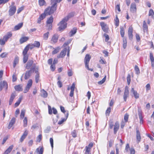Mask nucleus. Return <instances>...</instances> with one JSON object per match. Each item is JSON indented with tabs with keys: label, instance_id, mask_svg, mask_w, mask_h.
<instances>
[{
	"label": "nucleus",
	"instance_id": "nucleus-1",
	"mask_svg": "<svg viewBox=\"0 0 154 154\" xmlns=\"http://www.w3.org/2000/svg\"><path fill=\"white\" fill-rule=\"evenodd\" d=\"M75 15V13L74 12H72L70 13L60 22L58 24V26H59L58 27L59 31H61L62 30L66 28L67 26L66 22L70 18L73 17Z\"/></svg>",
	"mask_w": 154,
	"mask_h": 154
},
{
	"label": "nucleus",
	"instance_id": "nucleus-2",
	"mask_svg": "<svg viewBox=\"0 0 154 154\" xmlns=\"http://www.w3.org/2000/svg\"><path fill=\"white\" fill-rule=\"evenodd\" d=\"M35 68L36 66H35V64H33L30 70L26 72L24 76L25 79L26 80L29 78L31 74L34 72Z\"/></svg>",
	"mask_w": 154,
	"mask_h": 154
},
{
	"label": "nucleus",
	"instance_id": "nucleus-3",
	"mask_svg": "<svg viewBox=\"0 0 154 154\" xmlns=\"http://www.w3.org/2000/svg\"><path fill=\"white\" fill-rule=\"evenodd\" d=\"M51 7L49 6L46 10H56L57 7V3L53 0H51Z\"/></svg>",
	"mask_w": 154,
	"mask_h": 154
},
{
	"label": "nucleus",
	"instance_id": "nucleus-4",
	"mask_svg": "<svg viewBox=\"0 0 154 154\" xmlns=\"http://www.w3.org/2000/svg\"><path fill=\"white\" fill-rule=\"evenodd\" d=\"M32 81L31 79H29L28 82V83L24 91V93H26L29 90L32 85Z\"/></svg>",
	"mask_w": 154,
	"mask_h": 154
},
{
	"label": "nucleus",
	"instance_id": "nucleus-5",
	"mask_svg": "<svg viewBox=\"0 0 154 154\" xmlns=\"http://www.w3.org/2000/svg\"><path fill=\"white\" fill-rule=\"evenodd\" d=\"M100 25L103 31L105 32H107L109 29L108 26L103 22L100 23Z\"/></svg>",
	"mask_w": 154,
	"mask_h": 154
},
{
	"label": "nucleus",
	"instance_id": "nucleus-6",
	"mask_svg": "<svg viewBox=\"0 0 154 154\" xmlns=\"http://www.w3.org/2000/svg\"><path fill=\"white\" fill-rule=\"evenodd\" d=\"M129 94L128 87L126 86L125 88L124 93L123 95V98L125 101H126L127 98L129 96Z\"/></svg>",
	"mask_w": 154,
	"mask_h": 154
},
{
	"label": "nucleus",
	"instance_id": "nucleus-7",
	"mask_svg": "<svg viewBox=\"0 0 154 154\" xmlns=\"http://www.w3.org/2000/svg\"><path fill=\"white\" fill-rule=\"evenodd\" d=\"M3 88H5L6 90L8 88V85L7 82L5 81L1 82H0V91H1Z\"/></svg>",
	"mask_w": 154,
	"mask_h": 154
},
{
	"label": "nucleus",
	"instance_id": "nucleus-8",
	"mask_svg": "<svg viewBox=\"0 0 154 154\" xmlns=\"http://www.w3.org/2000/svg\"><path fill=\"white\" fill-rule=\"evenodd\" d=\"M67 49L66 48H64L60 52L59 54H58L57 57L58 58L63 57L66 55Z\"/></svg>",
	"mask_w": 154,
	"mask_h": 154
},
{
	"label": "nucleus",
	"instance_id": "nucleus-9",
	"mask_svg": "<svg viewBox=\"0 0 154 154\" xmlns=\"http://www.w3.org/2000/svg\"><path fill=\"white\" fill-rule=\"evenodd\" d=\"M58 36L57 34H55L52 37L51 39V43L52 44H55L56 43L58 40Z\"/></svg>",
	"mask_w": 154,
	"mask_h": 154
},
{
	"label": "nucleus",
	"instance_id": "nucleus-10",
	"mask_svg": "<svg viewBox=\"0 0 154 154\" xmlns=\"http://www.w3.org/2000/svg\"><path fill=\"white\" fill-rule=\"evenodd\" d=\"M33 61L32 60H29L27 63L26 66H25V68L27 69H30V68L31 66L32 67V66L33 64H35H35H33Z\"/></svg>",
	"mask_w": 154,
	"mask_h": 154
},
{
	"label": "nucleus",
	"instance_id": "nucleus-11",
	"mask_svg": "<svg viewBox=\"0 0 154 154\" xmlns=\"http://www.w3.org/2000/svg\"><path fill=\"white\" fill-rule=\"evenodd\" d=\"M69 116V113L68 112H67L66 114V115L65 116V118H62L61 120L60 121H59L58 124L59 125H60L62 124L64 122L66 121L67 118H68Z\"/></svg>",
	"mask_w": 154,
	"mask_h": 154
},
{
	"label": "nucleus",
	"instance_id": "nucleus-12",
	"mask_svg": "<svg viewBox=\"0 0 154 154\" xmlns=\"http://www.w3.org/2000/svg\"><path fill=\"white\" fill-rule=\"evenodd\" d=\"M44 151V148L42 147H39L37 148L34 153V154L35 153L38 154H43Z\"/></svg>",
	"mask_w": 154,
	"mask_h": 154
},
{
	"label": "nucleus",
	"instance_id": "nucleus-13",
	"mask_svg": "<svg viewBox=\"0 0 154 154\" xmlns=\"http://www.w3.org/2000/svg\"><path fill=\"white\" fill-rule=\"evenodd\" d=\"M133 28L132 27H130L128 30V35L129 38L130 40H132L133 38Z\"/></svg>",
	"mask_w": 154,
	"mask_h": 154
},
{
	"label": "nucleus",
	"instance_id": "nucleus-14",
	"mask_svg": "<svg viewBox=\"0 0 154 154\" xmlns=\"http://www.w3.org/2000/svg\"><path fill=\"white\" fill-rule=\"evenodd\" d=\"M46 12L41 14L38 18L37 21V23H40L42 20H43L46 17Z\"/></svg>",
	"mask_w": 154,
	"mask_h": 154
},
{
	"label": "nucleus",
	"instance_id": "nucleus-15",
	"mask_svg": "<svg viewBox=\"0 0 154 154\" xmlns=\"http://www.w3.org/2000/svg\"><path fill=\"white\" fill-rule=\"evenodd\" d=\"M143 29L144 32H147L148 30V26L145 20H144L143 22Z\"/></svg>",
	"mask_w": 154,
	"mask_h": 154
},
{
	"label": "nucleus",
	"instance_id": "nucleus-16",
	"mask_svg": "<svg viewBox=\"0 0 154 154\" xmlns=\"http://www.w3.org/2000/svg\"><path fill=\"white\" fill-rule=\"evenodd\" d=\"M16 96V93L15 92L12 93L11 96L9 101V105H11L13 101Z\"/></svg>",
	"mask_w": 154,
	"mask_h": 154
},
{
	"label": "nucleus",
	"instance_id": "nucleus-17",
	"mask_svg": "<svg viewBox=\"0 0 154 154\" xmlns=\"http://www.w3.org/2000/svg\"><path fill=\"white\" fill-rule=\"evenodd\" d=\"M131 92L133 94L136 99H137L139 98V94L137 93V91L134 90V88H132L131 89Z\"/></svg>",
	"mask_w": 154,
	"mask_h": 154
},
{
	"label": "nucleus",
	"instance_id": "nucleus-18",
	"mask_svg": "<svg viewBox=\"0 0 154 154\" xmlns=\"http://www.w3.org/2000/svg\"><path fill=\"white\" fill-rule=\"evenodd\" d=\"M28 134V131H27V130L25 131L23 134L22 135L21 137L20 138V141L21 142H22L25 139V138L27 136Z\"/></svg>",
	"mask_w": 154,
	"mask_h": 154
},
{
	"label": "nucleus",
	"instance_id": "nucleus-19",
	"mask_svg": "<svg viewBox=\"0 0 154 154\" xmlns=\"http://www.w3.org/2000/svg\"><path fill=\"white\" fill-rule=\"evenodd\" d=\"M136 139L138 142H140V141L141 139V136L140 134V131H139L138 129L136 128Z\"/></svg>",
	"mask_w": 154,
	"mask_h": 154
},
{
	"label": "nucleus",
	"instance_id": "nucleus-20",
	"mask_svg": "<svg viewBox=\"0 0 154 154\" xmlns=\"http://www.w3.org/2000/svg\"><path fill=\"white\" fill-rule=\"evenodd\" d=\"M15 122V119L14 118H13L11 120L8 128L9 129H10L13 126V125L14 124Z\"/></svg>",
	"mask_w": 154,
	"mask_h": 154
},
{
	"label": "nucleus",
	"instance_id": "nucleus-21",
	"mask_svg": "<svg viewBox=\"0 0 154 154\" xmlns=\"http://www.w3.org/2000/svg\"><path fill=\"white\" fill-rule=\"evenodd\" d=\"M119 124L118 122H116L114 125V134H116L118 131L119 128Z\"/></svg>",
	"mask_w": 154,
	"mask_h": 154
},
{
	"label": "nucleus",
	"instance_id": "nucleus-22",
	"mask_svg": "<svg viewBox=\"0 0 154 154\" xmlns=\"http://www.w3.org/2000/svg\"><path fill=\"white\" fill-rule=\"evenodd\" d=\"M12 36V33L10 32H9L6 35L3 37V38L5 41H7L8 39L11 37Z\"/></svg>",
	"mask_w": 154,
	"mask_h": 154
},
{
	"label": "nucleus",
	"instance_id": "nucleus-23",
	"mask_svg": "<svg viewBox=\"0 0 154 154\" xmlns=\"http://www.w3.org/2000/svg\"><path fill=\"white\" fill-rule=\"evenodd\" d=\"M91 58V57L90 56L89 54H86L84 59L85 63H89Z\"/></svg>",
	"mask_w": 154,
	"mask_h": 154
},
{
	"label": "nucleus",
	"instance_id": "nucleus-24",
	"mask_svg": "<svg viewBox=\"0 0 154 154\" xmlns=\"http://www.w3.org/2000/svg\"><path fill=\"white\" fill-rule=\"evenodd\" d=\"M120 33L121 36L123 38H126L124 37L125 30L124 28L122 26H120Z\"/></svg>",
	"mask_w": 154,
	"mask_h": 154
},
{
	"label": "nucleus",
	"instance_id": "nucleus-25",
	"mask_svg": "<svg viewBox=\"0 0 154 154\" xmlns=\"http://www.w3.org/2000/svg\"><path fill=\"white\" fill-rule=\"evenodd\" d=\"M28 39L29 38L28 37L24 36L22 37L20 40V43L21 44H22L27 41Z\"/></svg>",
	"mask_w": 154,
	"mask_h": 154
},
{
	"label": "nucleus",
	"instance_id": "nucleus-26",
	"mask_svg": "<svg viewBox=\"0 0 154 154\" xmlns=\"http://www.w3.org/2000/svg\"><path fill=\"white\" fill-rule=\"evenodd\" d=\"M77 32V29L74 28L69 32V35L71 37L74 35Z\"/></svg>",
	"mask_w": 154,
	"mask_h": 154
},
{
	"label": "nucleus",
	"instance_id": "nucleus-27",
	"mask_svg": "<svg viewBox=\"0 0 154 154\" xmlns=\"http://www.w3.org/2000/svg\"><path fill=\"white\" fill-rule=\"evenodd\" d=\"M35 73H36L35 75V81L36 83H38L39 80V73L37 70L35 71Z\"/></svg>",
	"mask_w": 154,
	"mask_h": 154
},
{
	"label": "nucleus",
	"instance_id": "nucleus-28",
	"mask_svg": "<svg viewBox=\"0 0 154 154\" xmlns=\"http://www.w3.org/2000/svg\"><path fill=\"white\" fill-rule=\"evenodd\" d=\"M19 61V57L16 56L15 57L13 63V66L14 68L16 66V65L18 63Z\"/></svg>",
	"mask_w": 154,
	"mask_h": 154
},
{
	"label": "nucleus",
	"instance_id": "nucleus-29",
	"mask_svg": "<svg viewBox=\"0 0 154 154\" xmlns=\"http://www.w3.org/2000/svg\"><path fill=\"white\" fill-rule=\"evenodd\" d=\"M13 145L10 146L5 152L4 154H8L11 152L13 149Z\"/></svg>",
	"mask_w": 154,
	"mask_h": 154
},
{
	"label": "nucleus",
	"instance_id": "nucleus-30",
	"mask_svg": "<svg viewBox=\"0 0 154 154\" xmlns=\"http://www.w3.org/2000/svg\"><path fill=\"white\" fill-rule=\"evenodd\" d=\"M41 96L43 97L44 98H46L48 96V93L47 92L45 91L43 89L41 91Z\"/></svg>",
	"mask_w": 154,
	"mask_h": 154
},
{
	"label": "nucleus",
	"instance_id": "nucleus-31",
	"mask_svg": "<svg viewBox=\"0 0 154 154\" xmlns=\"http://www.w3.org/2000/svg\"><path fill=\"white\" fill-rule=\"evenodd\" d=\"M23 23H19L16 25L14 27V29L15 30H17L20 29L23 26Z\"/></svg>",
	"mask_w": 154,
	"mask_h": 154
},
{
	"label": "nucleus",
	"instance_id": "nucleus-32",
	"mask_svg": "<svg viewBox=\"0 0 154 154\" xmlns=\"http://www.w3.org/2000/svg\"><path fill=\"white\" fill-rule=\"evenodd\" d=\"M53 49H54V50L52 52V54L53 55L55 54H57V53H58L60 49V48L59 47H57L55 48H54Z\"/></svg>",
	"mask_w": 154,
	"mask_h": 154
},
{
	"label": "nucleus",
	"instance_id": "nucleus-33",
	"mask_svg": "<svg viewBox=\"0 0 154 154\" xmlns=\"http://www.w3.org/2000/svg\"><path fill=\"white\" fill-rule=\"evenodd\" d=\"M38 2L40 6L45 5L46 4V2L45 0H38Z\"/></svg>",
	"mask_w": 154,
	"mask_h": 154
},
{
	"label": "nucleus",
	"instance_id": "nucleus-34",
	"mask_svg": "<svg viewBox=\"0 0 154 154\" xmlns=\"http://www.w3.org/2000/svg\"><path fill=\"white\" fill-rule=\"evenodd\" d=\"M149 16L151 19H154V12L153 10H149Z\"/></svg>",
	"mask_w": 154,
	"mask_h": 154
},
{
	"label": "nucleus",
	"instance_id": "nucleus-35",
	"mask_svg": "<svg viewBox=\"0 0 154 154\" xmlns=\"http://www.w3.org/2000/svg\"><path fill=\"white\" fill-rule=\"evenodd\" d=\"M53 18L52 16H51L49 18H48L46 21L47 24H52L53 22Z\"/></svg>",
	"mask_w": 154,
	"mask_h": 154
},
{
	"label": "nucleus",
	"instance_id": "nucleus-36",
	"mask_svg": "<svg viewBox=\"0 0 154 154\" xmlns=\"http://www.w3.org/2000/svg\"><path fill=\"white\" fill-rule=\"evenodd\" d=\"M14 88L16 91H21L22 90V86L20 85L15 86Z\"/></svg>",
	"mask_w": 154,
	"mask_h": 154
},
{
	"label": "nucleus",
	"instance_id": "nucleus-37",
	"mask_svg": "<svg viewBox=\"0 0 154 154\" xmlns=\"http://www.w3.org/2000/svg\"><path fill=\"white\" fill-rule=\"evenodd\" d=\"M123 47L124 49H125L127 45V41L126 40V38H123Z\"/></svg>",
	"mask_w": 154,
	"mask_h": 154
},
{
	"label": "nucleus",
	"instance_id": "nucleus-38",
	"mask_svg": "<svg viewBox=\"0 0 154 154\" xmlns=\"http://www.w3.org/2000/svg\"><path fill=\"white\" fill-rule=\"evenodd\" d=\"M35 47L38 48L40 47V43L39 42L37 41H35L33 44Z\"/></svg>",
	"mask_w": 154,
	"mask_h": 154
},
{
	"label": "nucleus",
	"instance_id": "nucleus-39",
	"mask_svg": "<svg viewBox=\"0 0 154 154\" xmlns=\"http://www.w3.org/2000/svg\"><path fill=\"white\" fill-rule=\"evenodd\" d=\"M115 24L116 26H118L119 25V20L117 15H116V18L115 19Z\"/></svg>",
	"mask_w": 154,
	"mask_h": 154
},
{
	"label": "nucleus",
	"instance_id": "nucleus-40",
	"mask_svg": "<svg viewBox=\"0 0 154 154\" xmlns=\"http://www.w3.org/2000/svg\"><path fill=\"white\" fill-rule=\"evenodd\" d=\"M54 10H45L44 12H46V14L47 15H51L53 13H54Z\"/></svg>",
	"mask_w": 154,
	"mask_h": 154
},
{
	"label": "nucleus",
	"instance_id": "nucleus-41",
	"mask_svg": "<svg viewBox=\"0 0 154 154\" xmlns=\"http://www.w3.org/2000/svg\"><path fill=\"white\" fill-rule=\"evenodd\" d=\"M49 35V32H47L46 33H45L43 35V39L45 40H47L48 37Z\"/></svg>",
	"mask_w": 154,
	"mask_h": 154
},
{
	"label": "nucleus",
	"instance_id": "nucleus-42",
	"mask_svg": "<svg viewBox=\"0 0 154 154\" xmlns=\"http://www.w3.org/2000/svg\"><path fill=\"white\" fill-rule=\"evenodd\" d=\"M28 46H26L23 51V55H27V53L29 50Z\"/></svg>",
	"mask_w": 154,
	"mask_h": 154
},
{
	"label": "nucleus",
	"instance_id": "nucleus-43",
	"mask_svg": "<svg viewBox=\"0 0 154 154\" xmlns=\"http://www.w3.org/2000/svg\"><path fill=\"white\" fill-rule=\"evenodd\" d=\"M10 10H16V8L14 2H12L11 5L10 6Z\"/></svg>",
	"mask_w": 154,
	"mask_h": 154
},
{
	"label": "nucleus",
	"instance_id": "nucleus-44",
	"mask_svg": "<svg viewBox=\"0 0 154 154\" xmlns=\"http://www.w3.org/2000/svg\"><path fill=\"white\" fill-rule=\"evenodd\" d=\"M106 78V76L105 75L104 78L101 81L98 82V83L100 85H101L103 83L105 82Z\"/></svg>",
	"mask_w": 154,
	"mask_h": 154
},
{
	"label": "nucleus",
	"instance_id": "nucleus-45",
	"mask_svg": "<svg viewBox=\"0 0 154 154\" xmlns=\"http://www.w3.org/2000/svg\"><path fill=\"white\" fill-rule=\"evenodd\" d=\"M23 62L24 63H25L26 62L28 59V55H23Z\"/></svg>",
	"mask_w": 154,
	"mask_h": 154
},
{
	"label": "nucleus",
	"instance_id": "nucleus-46",
	"mask_svg": "<svg viewBox=\"0 0 154 154\" xmlns=\"http://www.w3.org/2000/svg\"><path fill=\"white\" fill-rule=\"evenodd\" d=\"M25 110L22 109L21 110L20 115V117L21 118L23 119L24 118L25 116Z\"/></svg>",
	"mask_w": 154,
	"mask_h": 154
},
{
	"label": "nucleus",
	"instance_id": "nucleus-47",
	"mask_svg": "<svg viewBox=\"0 0 154 154\" xmlns=\"http://www.w3.org/2000/svg\"><path fill=\"white\" fill-rule=\"evenodd\" d=\"M23 126L24 127H26L27 124V119L26 117L24 118L23 121Z\"/></svg>",
	"mask_w": 154,
	"mask_h": 154
},
{
	"label": "nucleus",
	"instance_id": "nucleus-48",
	"mask_svg": "<svg viewBox=\"0 0 154 154\" xmlns=\"http://www.w3.org/2000/svg\"><path fill=\"white\" fill-rule=\"evenodd\" d=\"M138 112L139 118H141V117H143L142 116V111L140 109H138Z\"/></svg>",
	"mask_w": 154,
	"mask_h": 154
},
{
	"label": "nucleus",
	"instance_id": "nucleus-49",
	"mask_svg": "<svg viewBox=\"0 0 154 154\" xmlns=\"http://www.w3.org/2000/svg\"><path fill=\"white\" fill-rule=\"evenodd\" d=\"M111 108L110 107H108L106 112V116H109V113L111 112Z\"/></svg>",
	"mask_w": 154,
	"mask_h": 154
},
{
	"label": "nucleus",
	"instance_id": "nucleus-50",
	"mask_svg": "<svg viewBox=\"0 0 154 154\" xmlns=\"http://www.w3.org/2000/svg\"><path fill=\"white\" fill-rule=\"evenodd\" d=\"M135 72H136V74H138L140 73V70H139V67L137 65L135 66Z\"/></svg>",
	"mask_w": 154,
	"mask_h": 154
},
{
	"label": "nucleus",
	"instance_id": "nucleus-51",
	"mask_svg": "<svg viewBox=\"0 0 154 154\" xmlns=\"http://www.w3.org/2000/svg\"><path fill=\"white\" fill-rule=\"evenodd\" d=\"M149 57L151 62L154 61V58L153 56V54L152 52H150L149 54Z\"/></svg>",
	"mask_w": 154,
	"mask_h": 154
},
{
	"label": "nucleus",
	"instance_id": "nucleus-52",
	"mask_svg": "<svg viewBox=\"0 0 154 154\" xmlns=\"http://www.w3.org/2000/svg\"><path fill=\"white\" fill-rule=\"evenodd\" d=\"M131 8L132 10L136 9V5L134 3H132L131 6Z\"/></svg>",
	"mask_w": 154,
	"mask_h": 154
},
{
	"label": "nucleus",
	"instance_id": "nucleus-53",
	"mask_svg": "<svg viewBox=\"0 0 154 154\" xmlns=\"http://www.w3.org/2000/svg\"><path fill=\"white\" fill-rule=\"evenodd\" d=\"M127 81L128 85H129L131 82V75L128 74L127 77Z\"/></svg>",
	"mask_w": 154,
	"mask_h": 154
},
{
	"label": "nucleus",
	"instance_id": "nucleus-54",
	"mask_svg": "<svg viewBox=\"0 0 154 154\" xmlns=\"http://www.w3.org/2000/svg\"><path fill=\"white\" fill-rule=\"evenodd\" d=\"M46 26L48 27V30H50L52 29V24H47Z\"/></svg>",
	"mask_w": 154,
	"mask_h": 154
},
{
	"label": "nucleus",
	"instance_id": "nucleus-55",
	"mask_svg": "<svg viewBox=\"0 0 154 154\" xmlns=\"http://www.w3.org/2000/svg\"><path fill=\"white\" fill-rule=\"evenodd\" d=\"M8 54V53H7L6 52H4L2 54L0 55V56L2 58H5L7 57Z\"/></svg>",
	"mask_w": 154,
	"mask_h": 154
},
{
	"label": "nucleus",
	"instance_id": "nucleus-56",
	"mask_svg": "<svg viewBox=\"0 0 154 154\" xmlns=\"http://www.w3.org/2000/svg\"><path fill=\"white\" fill-rule=\"evenodd\" d=\"M50 142L51 144V146L52 149H53V139L52 138H50Z\"/></svg>",
	"mask_w": 154,
	"mask_h": 154
},
{
	"label": "nucleus",
	"instance_id": "nucleus-57",
	"mask_svg": "<svg viewBox=\"0 0 154 154\" xmlns=\"http://www.w3.org/2000/svg\"><path fill=\"white\" fill-rule=\"evenodd\" d=\"M103 35L105 37V41H108L109 39V35L106 33L104 34Z\"/></svg>",
	"mask_w": 154,
	"mask_h": 154
},
{
	"label": "nucleus",
	"instance_id": "nucleus-58",
	"mask_svg": "<svg viewBox=\"0 0 154 154\" xmlns=\"http://www.w3.org/2000/svg\"><path fill=\"white\" fill-rule=\"evenodd\" d=\"M72 136L73 137H76V131L75 130H73L71 133Z\"/></svg>",
	"mask_w": 154,
	"mask_h": 154
},
{
	"label": "nucleus",
	"instance_id": "nucleus-59",
	"mask_svg": "<svg viewBox=\"0 0 154 154\" xmlns=\"http://www.w3.org/2000/svg\"><path fill=\"white\" fill-rule=\"evenodd\" d=\"M6 41H5V40L3 38L2 39H0V45H4L5 42Z\"/></svg>",
	"mask_w": 154,
	"mask_h": 154
},
{
	"label": "nucleus",
	"instance_id": "nucleus-60",
	"mask_svg": "<svg viewBox=\"0 0 154 154\" xmlns=\"http://www.w3.org/2000/svg\"><path fill=\"white\" fill-rule=\"evenodd\" d=\"M50 69L51 71H54L55 69V65L53 64H51L50 66Z\"/></svg>",
	"mask_w": 154,
	"mask_h": 154
},
{
	"label": "nucleus",
	"instance_id": "nucleus-61",
	"mask_svg": "<svg viewBox=\"0 0 154 154\" xmlns=\"http://www.w3.org/2000/svg\"><path fill=\"white\" fill-rule=\"evenodd\" d=\"M16 10H9V13L10 16L13 15L15 12Z\"/></svg>",
	"mask_w": 154,
	"mask_h": 154
},
{
	"label": "nucleus",
	"instance_id": "nucleus-62",
	"mask_svg": "<svg viewBox=\"0 0 154 154\" xmlns=\"http://www.w3.org/2000/svg\"><path fill=\"white\" fill-rule=\"evenodd\" d=\"M68 75L69 76H71L72 75V71L70 69H69L68 71Z\"/></svg>",
	"mask_w": 154,
	"mask_h": 154
},
{
	"label": "nucleus",
	"instance_id": "nucleus-63",
	"mask_svg": "<svg viewBox=\"0 0 154 154\" xmlns=\"http://www.w3.org/2000/svg\"><path fill=\"white\" fill-rule=\"evenodd\" d=\"M42 138V135L41 134H39L37 138V141L39 142H40Z\"/></svg>",
	"mask_w": 154,
	"mask_h": 154
},
{
	"label": "nucleus",
	"instance_id": "nucleus-64",
	"mask_svg": "<svg viewBox=\"0 0 154 154\" xmlns=\"http://www.w3.org/2000/svg\"><path fill=\"white\" fill-rule=\"evenodd\" d=\"M60 110H61V112H63L65 114V115H66V114H65V113L66 112L63 106H60Z\"/></svg>",
	"mask_w": 154,
	"mask_h": 154
}]
</instances>
